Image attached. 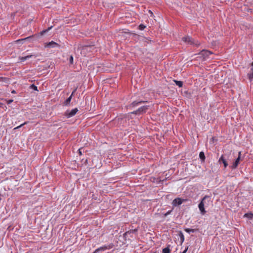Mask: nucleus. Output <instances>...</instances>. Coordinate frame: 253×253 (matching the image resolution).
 Here are the masks:
<instances>
[{
  "label": "nucleus",
  "mask_w": 253,
  "mask_h": 253,
  "mask_svg": "<svg viewBox=\"0 0 253 253\" xmlns=\"http://www.w3.org/2000/svg\"><path fill=\"white\" fill-rule=\"evenodd\" d=\"M188 247H187L183 251V252H182V253H186V252L188 250Z\"/></svg>",
  "instance_id": "nucleus-31"
},
{
  "label": "nucleus",
  "mask_w": 253,
  "mask_h": 253,
  "mask_svg": "<svg viewBox=\"0 0 253 253\" xmlns=\"http://www.w3.org/2000/svg\"><path fill=\"white\" fill-rule=\"evenodd\" d=\"M149 12L151 13V15H153V12L149 10Z\"/></svg>",
  "instance_id": "nucleus-34"
},
{
  "label": "nucleus",
  "mask_w": 253,
  "mask_h": 253,
  "mask_svg": "<svg viewBox=\"0 0 253 253\" xmlns=\"http://www.w3.org/2000/svg\"><path fill=\"white\" fill-rule=\"evenodd\" d=\"M174 82L175 83V84L178 85L179 87H181L183 85V82L182 81H176L174 80Z\"/></svg>",
  "instance_id": "nucleus-18"
},
{
  "label": "nucleus",
  "mask_w": 253,
  "mask_h": 253,
  "mask_svg": "<svg viewBox=\"0 0 253 253\" xmlns=\"http://www.w3.org/2000/svg\"><path fill=\"white\" fill-rule=\"evenodd\" d=\"M78 111V109L77 108H75L70 111L66 112L65 115L67 118H70L75 115Z\"/></svg>",
  "instance_id": "nucleus-7"
},
{
  "label": "nucleus",
  "mask_w": 253,
  "mask_h": 253,
  "mask_svg": "<svg viewBox=\"0 0 253 253\" xmlns=\"http://www.w3.org/2000/svg\"><path fill=\"white\" fill-rule=\"evenodd\" d=\"M3 104L1 103H0V107H2Z\"/></svg>",
  "instance_id": "nucleus-33"
},
{
  "label": "nucleus",
  "mask_w": 253,
  "mask_h": 253,
  "mask_svg": "<svg viewBox=\"0 0 253 253\" xmlns=\"http://www.w3.org/2000/svg\"><path fill=\"white\" fill-rule=\"evenodd\" d=\"M76 91V89H74V90L72 92L71 95H70V97H69L66 100V101H65L64 102V104L65 105H68L69 104V103H70L71 102V100L72 99V96L73 95L74 93L75 92V91Z\"/></svg>",
  "instance_id": "nucleus-11"
},
{
  "label": "nucleus",
  "mask_w": 253,
  "mask_h": 253,
  "mask_svg": "<svg viewBox=\"0 0 253 253\" xmlns=\"http://www.w3.org/2000/svg\"><path fill=\"white\" fill-rule=\"evenodd\" d=\"M252 66H253V62L252 63Z\"/></svg>",
  "instance_id": "nucleus-36"
},
{
  "label": "nucleus",
  "mask_w": 253,
  "mask_h": 253,
  "mask_svg": "<svg viewBox=\"0 0 253 253\" xmlns=\"http://www.w3.org/2000/svg\"><path fill=\"white\" fill-rule=\"evenodd\" d=\"M185 231H186L187 233H190L191 232H194L195 231V229H190V228H185L184 229Z\"/></svg>",
  "instance_id": "nucleus-20"
},
{
  "label": "nucleus",
  "mask_w": 253,
  "mask_h": 253,
  "mask_svg": "<svg viewBox=\"0 0 253 253\" xmlns=\"http://www.w3.org/2000/svg\"><path fill=\"white\" fill-rule=\"evenodd\" d=\"M79 153L81 155V154H82V153H81V152L80 151V150H79Z\"/></svg>",
  "instance_id": "nucleus-35"
},
{
  "label": "nucleus",
  "mask_w": 253,
  "mask_h": 253,
  "mask_svg": "<svg viewBox=\"0 0 253 253\" xmlns=\"http://www.w3.org/2000/svg\"><path fill=\"white\" fill-rule=\"evenodd\" d=\"M170 250L169 245L163 250V253H170Z\"/></svg>",
  "instance_id": "nucleus-17"
},
{
  "label": "nucleus",
  "mask_w": 253,
  "mask_h": 253,
  "mask_svg": "<svg viewBox=\"0 0 253 253\" xmlns=\"http://www.w3.org/2000/svg\"><path fill=\"white\" fill-rule=\"evenodd\" d=\"M34 55L31 54V55H27V56H25L24 57H19V59L20 60L21 62H23V61H25V60L31 58L32 57H33Z\"/></svg>",
  "instance_id": "nucleus-12"
},
{
  "label": "nucleus",
  "mask_w": 253,
  "mask_h": 253,
  "mask_svg": "<svg viewBox=\"0 0 253 253\" xmlns=\"http://www.w3.org/2000/svg\"><path fill=\"white\" fill-rule=\"evenodd\" d=\"M199 157L201 160L203 162L205 160V154L203 152H201L199 154Z\"/></svg>",
  "instance_id": "nucleus-19"
},
{
  "label": "nucleus",
  "mask_w": 253,
  "mask_h": 253,
  "mask_svg": "<svg viewBox=\"0 0 253 253\" xmlns=\"http://www.w3.org/2000/svg\"><path fill=\"white\" fill-rule=\"evenodd\" d=\"M60 45L57 43L51 41L50 42H49L48 43H44V47H48V48H51V47H59Z\"/></svg>",
  "instance_id": "nucleus-6"
},
{
  "label": "nucleus",
  "mask_w": 253,
  "mask_h": 253,
  "mask_svg": "<svg viewBox=\"0 0 253 253\" xmlns=\"http://www.w3.org/2000/svg\"><path fill=\"white\" fill-rule=\"evenodd\" d=\"M171 212V211H167L165 214V216H167V215H168Z\"/></svg>",
  "instance_id": "nucleus-28"
},
{
  "label": "nucleus",
  "mask_w": 253,
  "mask_h": 253,
  "mask_svg": "<svg viewBox=\"0 0 253 253\" xmlns=\"http://www.w3.org/2000/svg\"><path fill=\"white\" fill-rule=\"evenodd\" d=\"M51 28V27L50 28H48V29L47 30H43V31H42L40 33L41 35H43L44 33H45L46 32H47L48 30H49Z\"/></svg>",
  "instance_id": "nucleus-23"
},
{
  "label": "nucleus",
  "mask_w": 253,
  "mask_h": 253,
  "mask_svg": "<svg viewBox=\"0 0 253 253\" xmlns=\"http://www.w3.org/2000/svg\"><path fill=\"white\" fill-rule=\"evenodd\" d=\"M212 54V52L209 50H203L199 54L203 57L204 60H206Z\"/></svg>",
  "instance_id": "nucleus-4"
},
{
  "label": "nucleus",
  "mask_w": 253,
  "mask_h": 253,
  "mask_svg": "<svg viewBox=\"0 0 253 253\" xmlns=\"http://www.w3.org/2000/svg\"><path fill=\"white\" fill-rule=\"evenodd\" d=\"M131 113L134 114H140L139 113V111H137V110H136V111H133V112H132Z\"/></svg>",
  "instance_id": "nucleus-30"
},
{
  "label": "nucleus",
  "mask_w": 253,
  "mask_h": 253,
  "mask_svg": "<svg viewBox=\"0 0 253 253\" xmlns=\"http://www.w3.org/2000/svg\"><path fill=\"white\" fill-rule=\"evenodd\" d=\"M73 60H74L73 56L72 55L70 56V58H69V62H70V64H72L73 63Z\"/></svg>",
  "instance_id": "nucleus-25"
},
{
  "label": "nucleus",
  "mask_w": 253,
  "mask_h": 253,
  "mask_svg": "<svg viewBox=\"0 0 253 253\" xmlns=\"http://www.w3.org/2000/svg\"><path fill=\"white\" fill-rule=\"evenodd\" d=\"M218 163L219 164L223 163L224 167L226 168L228 166V163L224 158L223 155H222L218 160Z\"/></svg>",
  "instance_id": "nucleus-9"
},
{
  "label": "nucleus",
  "mask_w": 253,
  "mask_h": 253,
  "mask_svg": "<svg viewBox=\"0 0 253 253\" xmlns=\"http://www.w3.org/2000/svg\"><path fill=\"white\" fill-rule=\"evenodd\" d=\"M186 199H182L180 198H176L172 201V204L173 206H177L181 205L183 202L186 201Z\"/></svg>",
  "instance_id": "nucleus-5"
},
{
  "label": "nucleus",
  "mask_w": 253,
  "mask_h": 253,
  "mask_svg": "<svg viewBox=\"0 0 253 253\" xmlns=\"http://www.w3.org/2000/svg\"><path fill=\"white\" fill-rule=\"evenodd\" d=\"M145 28V26H144V25L143 24H140L139 26V30H143L144 29V28Z\"/></svg>",
  "instance_id": "nucleus-24"
},
{
  "label": "nucleus",
  "mask_w": 253,
  "mask_h": 253,
  "mask_svg": "<svg viewBox=\"0 0 253 253\" xmlns=\"http://www.w3.org/2000/svg\"><path fill=\"white\" fill-rule=\"evenodd\" d=\"M11 93H16V91H15L14 90H12V91H11Z\"/></svg>",
  "instance_id": "nucleus-32"
},
{
  "label": "nucleus",
  "mask_w": 253,
  "mask_h": 253,
  "mask_svg": "<svg viewBox=\"0 0 253 253\" xmlns=\"http://www.w3.org/2000/svg\"><path fill=\"white\" fill-rule=\"evenodd\" d=\"M90 48H91V47L89 46H85L83 47L81 50V53L82 54L85 53V52L86 51H87L89 49H90Z\"/></svg>",
  "instance_id": "nucleus-15"
},
{
  "label": "nucleus",
  "mask_w": 253,
  "mask_h": 253,
  "mask_svg": "<svg viewBox=\"0 0 253 253\" xmlns=\"http://www.w3.org/2000/svg\"><path fill=\"white\" fill-rule=\"evenodd\" d=\"M31 88L34 89L35 90H38L37 86H35L34 84H32L31 85Z\"/></svg>",
  "instance_id": "nucleus-26"
},
{
  "label": "nucleus",
  "mask_w": 253,
  "mask_h": 253,
  "mask_svg": "<svg viewBox=\"0 0 253 253\" xmlns=\"http://www.w3.org/2000/svg\"><path fill=\"white\" fill-rule=\"evenodd\" d=\"M248 77L250 81L253 80V68L251 69V73L248 74Z\"/></svg>",
  "instance_id": "nucleus-14"
},
{
  "label": "nucleus",
  "mask_w": 253,
  "mask_h": 253,
  "mask_svg": "<svg viewBox=\"0 0 253 253\" xmlns=\"http://www.w3.org/2000/svg\"><path fill=\"white\" fill-rule=\"evenodd\" d=\"M33 37V36H29L28 37H27V38H24V39H20V40H17L16 41V42H21V41H26V40H27Z\"/></svg>",
  "instance_id": "nucleus-21"
},
{
  "label": "nucleus",
  "mask_w": 253,
  "mask_h": 253,
  "mask_svg": "<svg viewBox=\"0 0 253 253\" xmlns=\"http://www.w3.org/2000/svg\"><path fill=\"white\" fill-rule=\"evenodd\" d=\"M180 239H181L182 242H183L184 241V237L182 233H181Z\"/></svg>",
  "instance_id": "nucleus-27"
},
{
  "label": "nucleus",
  "mask_w": 253,
  "mask_h": 253,
  "mask_svg": "<svg viewBox=\"0 0 253 253\" xmlns=\"http://www.w3.org/2000/svg\"><path fill=\"white\" fill-rule=\"evenodd\" d=\"M27 123H28L27 122H25L24 123H23L22 124H21L20 125H19V126H17V127H15L14 129H18V128H20L21 127H22V126H24L25 125H26Z\"/></svg>",
  "instance_id": "nucleus-22"
},
{
  "label": "nucleus",
  "mask_w": 253,
  "mask_h": 253,
  "mask_svg": "<svg viewBox=\"0 0 253 253\" xmlns=\"http://www.w3.org/2000/svg\"><path fill=\"white\" fill-rule=\"evenodd\" d=\"M114 245L113 243H110L109 244L105 245L100 248L96 249L93 253H97L100 251H104L107 250H110L113 248Z\"/></svg>",
  "instance_id": "nucleus-3"
},
{
  "label": "nucleus",
  "mask_w": 253,
  "mask_h": 253,
  "mask_svg": "<svg viewBox=\"0 0 253 253\" xmlns=\"http://www.w3.org/2000/svg\"><path fill=\"white\" fill-rule=\"evenodd\" d=\"M147 101H133L130 105V107H135L136 106H137L139 104L142 103H144V102H147Z\"/></svg>",
  "instance_id": "nucleus-13"
},
{
  "label": "nucleus",
  "mask_w": 253,
  "mask_h": 253,
  "mask_svg": "<svg viewBox=\"0 0 253 253\" xmlns=\"http://www.w3.org/2000/svg\"><path fill=\"white\" fill-rule=\"evenodd\" d=\"M244 217H247L249 219H252L253 218V213H247L244 215Z\"/></svg>",
  "instance_id": "nucleus-16"
},
{
  "label": "nucleus",
  "mask_w": 253,
  "mask_h": 253,
  "mask_svg": "<svg viewBox=\"0 0 253 253\" xmlns=\"http://www.w3.org/2000/svg\"><path fill=\"white\" fill-rule=\"evenodd\" d=\"M182 40L184 42H185L189 44H191V45L193 44V45H196L197 46H199L200 44L199 42H198V41H194L191 37H190L189 36L182 38Z\"/></svg>",
  "instance_id": "nucleus-2"
},
{
  "label": "nucleus",
  "mask_w": 253,
  "mask_h": 253,
  "mask_svg": "<svg viewBox=\"0 0 253 253\" xmlns=\"http://www.w3.org/2000/svg\"><path fill=\"white\" fill-rule=\"evenodd\" d=\"M241 152L240 151L238 153V157L235 160V162L233 164L232 166H231L232 169H235L238 167V166L240 163V160L241 159Z\"/></svg>",
  "instance_id": "nucleus-8"
},
{
  "label": "nucleus",
  "mask_w": 253,
  "mask_h": 253,
  "mask_svg": "<svg viewBox=\"0 0 253 253\" xmlns=\"http://www.w3.org/2000/svg\"><path fill=\"white\" fill-rule=\"evenodd\" d=\"M13 100L12 99H10V100H7V103L8 104H10L11 102H13Z\"/></svg>",
  "instance_id": "nucleus-29"
},
{
  "label": "nucleus",
  "mask_w": 253,
  "mask_h": 253,
  "mask_svg": "<svg viewBox=\"0 0 253 253\" xmlns=\"http://www.w3.org/2000/svg\"><path fill=\"white\" fill-rule=\"evenodd\" d=\"M148 109V106H143L137 109V111H139V114H143L145 113Z\"/></svg>",
  "instance_id": "nucleus-10"
},
{
  "label": "nucleus",
  "mask_w": 253,
  "mask_h": 253,
  "mask_svg": "<svg viewBox=\"0 0 253 253\" xmlns=\"http://www.w3.org/2000/svg\"><path fill=\"white\" fill-rule=\"evenodd\" d=\"M210 199V198L209 196L206 195L205 196H204L203 197V198L202 199L201 201L200 202V203H199V204L198 205L199 209L201 212L203 214H204L206 212V211H205V208H204V205H205V204L206 203V200H209Z\"/></svg>",
  "instance_id": "nucleus-1"
}]
</instances>
